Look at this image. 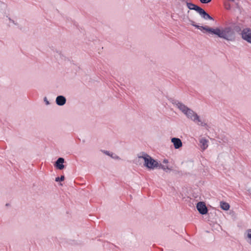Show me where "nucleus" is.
<instances>
[{
	"mask_svg": "<svg viewBox=\"0 0 251 251\" xmlns=\"http://www.w3.org/2000/svg\"><path fill=\"white\" fill-rule=\"evenodd\" d=\"M171 142L173 143L174 147L176 149H178L182 147V143L181 140L177 138H173L171 139Z\"/></svg>",
	"mask_w": 251,
	"mask_h": 251,
	"instance_id": "1a4fd4ad",
	"label": "nucleus"
},
{
	"mask_svg": "<svg viewBox=\"0 0 251 251\" xmlns=\"http://www.w3.org/2000/svg\"><path fill=\"white\" fill-rule=\"evenodd\" d=\"M163 162L165 163H168V160L167 159H164L163 160Z\"/></svg>",
	"mask_w": 251,
	"mask_h": 251,
	"instance_id": "4be33fe9",
	"label": "nucleus"
},
{
	"mask_svg": "<svg viewBox=\"0 0 251 251\" xmlns=\"http://www.w3.org/2000/svg\"><path fill=\"white\" fill-rule=\"evenodd\" d=\"M200 146L202 151L205 150L208 147V140L205 138H202L200 140Z\"/></svg>",
	"mask_w": 251,
	"mask_h": 251,
	"instance_id": "9d476101",
	"label": "nucleus"
},
{
	"mask_svg": "<svg viewBox=\"0 0 251 251\" xmlns=\"http://www.w3.org/2000/svg\"><path fill=\"white\" fill-rule=\"evenodd\" d=\"M64 180V176H62L60 177H57L55 178V181L58 182L59 181H63Z\"/></svg>",
	"mask_w": 251,
	"mask_h": 251,
	"instance_id": "6ab92c4d",
	"label": "nucleus"
},
{
	"mask_svg": "<svg viewBox=\"0 0 251 251\" xmlns=\"http://www.w3.org/2000/svg\"><path fill=\"white\" fill-rule=\"evenodd\" d=\"M220 207L224 210H228L229 209V204L225 201H222L220 202Z\"/></svg>",
	"mask_w": 251,
	"mask_h": 251,
	"instance_id": "f3484780",
	"label": "nucleus"
},
{
	"mask_svg": "<svg viewBox=\"0 0 251 251\" xmlns=\"http://www.w3.org/2000/svg\"><path fill=\"white\" fill-rule=\"evenodd\" d=\"M241 34L243 40L251 44V29L250 28H244L241 31Z\"/></svg>",
	"mask_w": 251,
	"mask_h": 251,
	"instance_id": "20e7f679",
	"label": "nucleus"
},
{
	"mask_svg": "<svg viewBox=\"0 0 251 251\" xmlns=\"http://www.w3.org/2000/svg\"><path fill=\"white\" fill-rule=\"evenodd\" d=\"M186 3L187 6V7L190 10H194L196 11L197 12H198V10H199V9L200 8V7H199L192 3L189 2L188 1H186Z\"/></svg>",
	"mask_w": 251,
	"mask_h": 251,
	"instance_id": "4468645a",
	"label": "nucleus"
},
{
	"mask_svg": "<svg viewBox=\"0 0 251 251\" xmlns=\"http://www.w3.org/2000/svg\"><path fill=\"white\" fill-rule=\"evenodd\" d=\"M44 101H45V102L46 105H49L50 104V103L49 101L48 100L47 97H45L44 98Z\"/></svg>",
	"mask_w": 251,
	"mask_h": 251,
	"instance_id": "412c9836",
	"label": "nucleus"
},
{
	"mask_svg": "<svg viewBox=\"0 0 251 251\" xmlns=\"http://www.w3.org/2000/svg\"><path fill=\"white\" fill-rule=\"evenodd\" d=\"M9 12V10L7 5L4 2L0 1V15L4 17H7V14Z\"/></svg>",
	"mask_w": 251,
	"mask_h": 251,
	"instance_id": "39448f33",
	"label": "nucleus"
},
{
	"mask_svg": "<svg viewBox=\"0 0 251 251\" xmlns=\"http://www.w3.org/2000/svg\"><path fill=\"white\" fill-rule=\"evenodd\" d=\"M197 208L201 214L204 215L207 213V208L203 202H199L197 205Z\"/></svg>",
	"mask_w": 251,
	"mask_h": 251,
	"instance_id": "423d86ee",
	"label": "nucleus"
},
{
	"mask_svg": "<svg viewBox=\"0 0 251 251\" xmlns=\"http://www.w3.org/2000/svg\"><path fill=\"white\" fill-rule=\"evenodd\" d=\"M102 151L105 154L110 156L111 157H112V158H113L114 159H118V160H119V159H120V157L117 155H116V154H115L114 153L110 152L109 151Z\"/></svg>",
	"mask_w": 251,
	"mask_h": 251,
	"instance_id": "dca6fc26",
	"label": "nucleus"
},
{
	"mask_svg": "<svg viewBox=\"0 0 251 251\" xmlns=\"http://www.w3.org/2000/svg\"><path fill=\"white\" fill-rule=\"evenodd\" d=\"M158 167L159 168H161L164 170H166L167 169H168V166H164V165H161V164H158Z\"/></svg>",
	"mask_w": 251,
	"mask_h": 251,
	"instance_id": "a211bd4d",
	"label": "nucleus"
},
{
	"mask_svg": "<svg viewBox=\"0 0 251 251\" xmlns=\"http://www.w3.org/2000/svg\"><path fill=\"white\" fill-rule=\"evenodd\" d=\"M138 159L139 161H143L144 166L149 169L153 170L156 168H158V162L152 158L147 154L143 153L142 155L138 156Z\"/></svg>",
	"mask_w": 251,
	"mask_h": 251,
	"instance_id": "7ed1b4c3",
	"label": "nucleus"
},
{
	"mask_svg": "<svg viewBox=\"0 0 251 251\" xmlns=\"http://www.w3.org/2000/svg\"><path fill=\"white\" fill-rule=\"evenodd\" d=\"M212 0H200V1L202 3H207L210 2Z\"/></svg>",
	"mask_w": 251,
	"mask_h": 251,
	"instance_id": "aec40b11",
	"label": "nucleus"
},
{
	"mask_svg": "<svg viewBox=\"0 0 251 251\" xmlns=\"http://www.w3.org/2000/svg\"><path fill=\"white\" fill-rule=\"evenodd\" d=\"M64 162V159L60 157L55 162V167L59 170H62L64 168L63 163Z\"/></svg>",
	"mask_w": 251,
	"mask_h": 251,
	"instance_id": "f8f14e48",
	"label": "nucleus"
},
{
	"mask_svg": "<svg viewBox=\"0 0 251 251\" xmlns=\"http://www.w3.org/2000/svg\"><path fill=\"white\" fill-rule=\"evenodd\" d=\"M208 33L212 35H215L217 37L228 41L234 42L236 39L235 31L231 26L220 27L215 28L210 27Z\"/></svg>",
	"mask_w": 251,
	"mask_h": 251,
	"instance_id": "f257e3e1",
	"label": "nucleus"
},
{
	"mask_svg": "<svg viewBox=\"0 0 251 251\" xmlns=\"http://www.w3.org/2000/svg\"><path fill=\"white\" fill-rule=\"evenodd\" d=\"M173 104L185 115L188 119L192 120L199 126H206V124L201 120L200 116L194 111L183 103L178 101H175L173 102Z\"/></svg>",
	"mask_w": 251,
	"mask_h": 251,
	"instance_id": "f03ea898",
	"label": "nucleus"
},
{
	"mask_svg": "<svg viewBox=\"0 0 251 251\" xmlns=\"http://www.w3.org/2000/svg\"><path fill=\"white\" fill-rule=\"evenodd\" d=\"M66 99L63 96H57L56 98V103L58 105L62 106L66 103Z\"/></svg>",
	"mask_w": 251,
	"mask_h": 251,
	"instance_id": "9b49d317",
	"label": "nucleus"
},
{
	"mask_svg": "<svg viewBox=\"0 0 251 251\" xmlns=\"http://www.w3.org/2000/svg\"><path fill=\"white\" fill-rule=\"evenodd\" d=\"M190 24L195 27L196 28H197V29H200L201 31L203 33H205V32H209V29L210 28V27H208L207 26H200V25H196V23H195V22L193 21H190Z\"/></svg>",
	"mask_w": 251,
	"mask_h": 251,
	"instance_id": "0eeeda50",
	"label": "nucleus"
},
{
	"mask_svg": "<svg viewBox=\"0 0 251 251\" xmlns=\"http://www.w3.org/2000/svg\"><path fill=\"white\" fill-rule=\"evenodd\" d=\"M4 19V22L7 24L9 26H11V25H17V23L12 19L9 17L8 13L7 14V17L3 18Z\"/></svg>",
	"mask_w": 251,
	"mask_h": 251,
	"instance_id": "ddd939ff",
	"label": "nucleus"
},
{
	"mask_svg": "<svg viewBox=\"0 0 251 251\" xmlns=\"http://www.w3.org/2000/svg\"><path fill=\"white\" fill-rule=\"evenodd\" d=\"M201 15V17L205 20H214L213 18L207 13L202 8L200 7L197 12Z\"/></svg>",
	"mask_w": 251,
	"mask_h": 251,
	"instance_id": "6e6552de",
	"label": "nucleus"
},
{
	"mask_svg": "<svg viewBox=\"0 0 251 251\" xmlns=\"http://www.w3.org/2000/svg\"><path fill=\"white\" fill-rule=\"evenodd\" d=\"M247 241L251 245V229H247L244 234Z\"/></svg>",
	"mask_w": 251,
	"mask_h": 251,
	"instance_id": "2eb2a0df",
	"label": "nucleus"
}]
</instances>
